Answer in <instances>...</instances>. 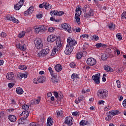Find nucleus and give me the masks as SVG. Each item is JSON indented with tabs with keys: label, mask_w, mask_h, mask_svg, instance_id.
<instances>
[{
	"label": "nucleus",
	"mask_w": 126,
	"mask_h": 126,
	"mask_svg": "<svg viewBox=\"0 0 126 126\" xmlns=\"http://www.w3.org/2000/svg\"><path fill=\"white\" fill-rule=\"evenodd\" d=\"M67 44L66 46L64 53L66 55L69 56L72 53L74 49L73 47L77 44V42L75 40L72 39L71 37H68L67 39Z\"/></svg>",
	"instance_id": "nucleus-1"
},
{
	"label": "nucleus",
	"mask_w": 126,
	"mask_h": 126,
	"mask_svg": "<svg viewBox=\"0 0 126 126\" xmlns=\"http://www.w3.org/2000/svg\"><path fill=\"white\" fill-rule=\"evenodd\" d=\"M83 12H86L84 14L85 18H90L91 16L94 15V11L92 8H90L89 5H85L82 9Z\"/></svg>",
	"instance_id": "nucleus-2"
},
{
	"label": "nucleus",
	"mask_w": 126,
	"mask_h": 126,
	"mask_svg": "<svg viewBox=\"0 0 126 126\" xmlns=\"http://www.w3.org/2000/svg\"><path fill=\"white\" fill-rule=\"evenodd\" d=\"M97 96L99 99L105 100L109 95L108 91L105 89H100L97 92Z\"/></svg>",
	"instance_id": "nucleus-3"
},
{
	"label": "nucleus",
	"mask_w": 126,
	"mask_h": 126,
	"mask_svg": "<svg viewBox=\"0 0 126 126\" xmlns=\"http://www.w3.org/2000/svg\"><path fill=\"white\" fill-rule=\"evenodd\" d=\"M81 6H78L75 11V16L78 24H80V18L79 16L81 15Z\"/></svg>",
	"instance_id": "nucleus-4"
},
{
	"label": "nucleus",
	"mask_w": 126,
	"mask_h": 126,
	"mask_svg": "<svg viewBox=\"0 0 126 126\" xmlns=\"http://www.w3.org/2000/svg\"><path fill=\"white\" fill-rule=\"evenodd\" d=\"M50 53V49L49 47H46L44 49L41 50L39 53H38V57H46V55H48Z\"/></svg>",
	"instance_id": "nucleus-5"
},
{
	"label": "nucleus",
	"mask_w": 126,
	"mask_h": 126,
	"mask_svg": "<svg viewBox=\"0 0 126 126\" xmlns=\"http://www.w3.org/2000/svg\"><path fill=\"white\" fill-rule=\"evenodd\" d=\"M35 47L37 50H40L43 48V42L41 39H37L34 42Z\"/></svg>",
	"instance_id": "nucleus-6"
},
{
	"label": "nucleus",
	"mask_w": 126,
	"mask_h": 126,
	"mask_svg": "<svg viewBox=\"0 0 126 126\" xmlns=\"http://www.w3.org/2000/svg\"><path fill=\"white\" fill-rule=\"evenodd\" d=\"M64 124L68 126H71L72 125H73V118L71 117H66L65 118Z\"/></svg>",
	"instance_id": "nucleus-7"
},
{
	"label": "nucleus",
	"mask_w": 126,
	"mask_h": 126,
	"mask_svg": "<svg viewBox=\"0 0 126 126\" xmlns=\"http://www.w3.org/2000/svg\"><path fill=\"white\" fill-rule=\"evenodd\" d=\"M87 63L88 65H91V66L95 65L97 63V61L96 60L93 58H90L87 60Z\"/></svg>",
	"instance_id": "nucleus-8"
},
{
	"label": "nucleus",
	"mask_w": 126,
	"mask_h": 126,
	"mask_svg": "<svg viewBox=\"0 0 126 126\" xmlns=\"http://www.w3.org/2000/svg\"><path fill=\"white\" fill-rule=\"evenodd\" d=\"M100 73H98L92 76V79L96 84H100Z\"/></svg>",
	"instance_id": "nucleus-9"
},
{
	"label": "nucleus",
	"mask_w": 126,
	"mask_h": 126,
	"mask_svg": "<svg viewBox=\"0 0 126 126\" xmlns=\"http://www.w3.org/2000/svg\"><path fill=\"white\" fill-rule=\"evenodd\" d=\"M61 26L62 28L64 29V30H65V31H67L69 33H70V32L71 31V27H70V25H68L66 23H64L63 24H62Z\"/></svg>",
	"instance_id": "nucleus-10"
},
{
	"label": "nucleus",
	"mask_w": 126,
	"mask_h": 126,
	"mask_svg": "<svg viewBox=\"0 0 126 126\" xmlns=\"http://www.w3.org/2000/svg\"><path fill=\"white\" fill-rule=\"evenodd\" d=\"M20 116H23L21 118V121L26 120L27 118L29 116V112L28 111H23L22 113L20 114Z\"/></svg>",
	"instance_id": "nucleus-11"
},
{
	"label": "nucleus",
	"mask_w": 126,
	"mask_h": 126,
	"mask_svg": "<svg viewBox=\"0 0 126 126\" xmlns=\"http://www.w3.org/2000/svg\"><path fill=\"white\" fill-rule=\"evenodd\" d=\"M26 45H27V42H26L24 43V45H21L20 43H18L17 44V48L21 50V51H26Z\"/></svg>",
	"instance_id": "nucleus-12"
},
{
	"label": "nucleus",
	"mask_w": 126,
	"mask_h": 126,
	"mask_svg": "<svg viewBox=\"0 0 126 126\" xmlns=\"http://www.w3.org/2000/svg\"><path fill=\"white\" fill-rule=\"evenodd\" d=\"M6 19L9 20V21H12V22H14V23H19V21L12 16H8L6 17Z\"/></svg>",
	"instance_id": "nucleus-13"
},
{
	"label": "nucleus",
	"mask_w": 126,
	"mask_h": 126,
	"mask_svg": "<svg viewBox=\"0 0 126 126\" xmlns=\"http://www.w3.org/2000/svg\"><path fill=\"white\" fill-rule=\"evenodd\" d=\"M52 77L51 79V81L54 84H57L59 82V79L57 77H58V75L57 74H55V75H53L52 76Z\"/></svg>",
	"instance_id": "nucleus-14"
},
{
	"label": "nucleus",
	"mask_w": 126,
	"mask_h": 126,
	"mask_svg": "<svg viewBox=\"0 0 126 126\" xmlns=\"http://www.w3.org/2000/svg\"><path fill=\"white\" fill-rule=\"evenodd\" d=\"M6 78L8 80H13L14 79V74L13 72H9L6 75Z\"/></svg>",
	"instance_id": "nucleus-15"
},
{
	"label": "nucleus",
	"mask_w": 126,
	"mask_h": 126,
	"mask_svg": "<svg viewBox=\"0 0 126 126\" xmlns=\"http://www.w3.org/2000/svg\"><path fill=\"white\" fill-rule=\"evenodd\" d=\"M56 40V36L54 35H49L47 37V41L50 43H53Z\"/></svg>",
	"instance_id": "nucleus-16"
},
{
	"label": "nucleus",
	"mask_w": 126,
	"mask_h": 126,
	"mask_svg": "<svg viewBox=\"0 0 126 126\" xmlns=\"http://www.w3.org/2000/svg\"><path fill=\"white\" fill-rule=\"evenodd\" d=\"M104 70H106L107 72H113L114 69L111 67V66L108 65H105L104 66Z\"/></svg>",
	"instance_id": "nucleus-17"
},
{
	"label": "nucleus",
	"mask_w": 126,
	"mask_h": 126,
	"mask_svg": "<svg viewBox=\"0 0 126 126\" xmlns=\"http://www.w3.org/2000/svg\"><path fill=\"white\" fill-rule=\"evenodd\" d=\"M55 69L57 72H60L63 69V66L61 64H57L55 66Z\"/></svg>",
	"instance_id": "nucleus-18"
},
{
	"label": "nucleus",
	"mask_w": 126,
	"mask_h": 126,
	"mask_svg": "<svg viewBox=\"0 0 126 126\" xmlns=\"http://www.w3.org/2000/svg\"><path fill=\"white\" fill-rule=\"evenodd\" d=\"M85 99V97H84V96L81 95L78 98H77L75 100V103L76 104H79V103H80L81 101H82Z\"/></svg>",
	"instance_id": "nucleus-19"
},
{
	"label": "nucleus",
	"mask_w": 126,
	"mask_h": 126,
	"mask_svg": "<svg viewBox=\"0 0 126 126\" xmlns=\"http://www.w3.org/2000/svg\"><path fill=\"white\" fill-rule=\"evenodd\" d=\"M109 113L112 117H114V116H116V115H120V114H121L119 110H112L109 111Z\"/></svg>",
	"instance_id": "nucleus-20"
},
{
	"label": "nucleus",
	"mask_w": 126,
	"mask_h": 126,
	"mask_svg": "<svg viewBox=\"0 0 126 126\" xmlns=\"http://www.w3.org/2000/svg\"><path fill=\"white\" fill-rule=\"evenodd\" d=\"M54 124V121H53V119L51 117H49L47 119V126H53V124Z\"/></svg>",
	"instance_id": "nucleus-21"
},
{
	"label": "nucleus",
	"mask_w": 126,
	"mask_h": 126,
	"mask_svg": "<svg viewBox=\"0 0 126 126\" xmlns=\"http://www.w3.org/2000/svg\"><path fill=\"white\" fill-rule=\"evenodd\" d=\"M41 101V98H38L37 99H34L31 101L32 105H38L40 101Z\"/></svg>",
	"instance_id": "nucleus-22"
},
{
	"label": "nucleus",
	"mask_w": 126,
	"mask_h": 126,
	"mask_svg": "<svg viewBox=\"0 0 126 126\" xmlns=\"http://www.w3.org/2000/svg\"><path fill=\"white\" fill-rule=\"evenodd\" d=\"M46 81V77L44 76H39L37 78V81L38 83H43V82H45Z\"/></svg>",
	"instance_id": "nucleus-23"
},
{
	"label": "nucleus",
	"mask_w": 126,
	"mask_h": 126,
	"mask_svg": "<svg viewBox=\"0 0 126 126\" xmlns=\"http://www.w3.org/2000/svg\"><path fill=\"white\" fill-rule=\"evenodd\" d=\"M16 92L17 94H18L19 95H22L24 92L22 88L19 87L16 88Z\"/></svg>",
	"instance_id": "nucleus-24"
},
{
	"label": "nucleus",
	"mask_w": 126,
	"mask_h": 126,
	"mask_svg": "<svg viewBox=\"0 0 126 126\" xmlns=\"http://www.w3.org/2000/svg\"><path fill=\"white\" fill-rule=\"evenodd\" d=\"M8 119L10 122L14 123L16 121V117L14 115H10L8 116Z\"/></svg>",
	"instance_id": "nucleus-25"
},
{
	"label": "nucleus",
	"mask_w": 126,
	"mask_h": 126,
	"mask_svg": "<svg viewBox=\"0 0 126 126\" xmlns=\"http://www.w3.org/2000/svg\"><path fill=\"white\" fill-rule=\"evenodd\" d=\"M44 8L47 10H50V9H52V5L47 2H45Z\"/></svg>",
	"instance_id": "nucleus-26"
},
{
	"label": "nucleus",
	"mask_w": 126,
	"mask_h": 126,
	"mask_svg": "<svg viewBox=\"0 0 126 126\" xmlns=\"http://www.w3.org/2000/svg\"><path fill=\"white\" fill-rule=\"evenodd\" d=\"M56 45H57V47H58L59 48L62 47V46H63V44H62V40H61V38H57V41H56Z\"/></svg>",
	"instance_id": "nucleus-27"
},
{
	"label": "nucleus",
	"mask_w": 126,
	"mask_h": 126,
	"mask_svg": "<svg viewBox=\"0 0 126 126\" xmlns=\"http://www.w3.org/2000/svg\"><path fill=\"white\" fill-rule=\"evenodd\" d=\"M33 29H34V32L35 34H39L40 32H41V28L40 27L37 28L36 26H34Z\"/></svg>",
	"instance_id": "nucleus-28"
},
{
	"label": "nucleus",
	"mask_w": 126,
	"mask_h": 126,
	"mask_svg": "<svg viewBox=\"0 0 126 126\" xmlns=\"http://www.w3.org/2000/svg\"><path fill=\"white\" fill-rule=\"evenodd\" d=\"M96 48H101V47H103V48H106L107 45L102 43H97L95 44Z\"/></svg>",
	"instance_id": "nucleus-29"
},
{
	"label": "nucleus",
	"mask_w": 126,
	"mask_h": 126,
	"mask_svg": "<svg viewBox=\"0 0 126 126\" xmlns=\"http://www.w3.org/2000/svg\"><path fill=\"white\" fill-rule=\"evenodd\" d=\"M22 6L20 4V3H18L16 5L14 6V8L16 10H19Z\"/></svg>",
	"instance_id": "nucleus-30"
},
{
	"label": "nucleus",
	"mask_w": 126,
	"mask_h": 126,
	"mask_svg": "<svg viewBox=\"0 0 126 126\" xmlns=\"http://www.w3.org/2000/svg\"><path fill=\"white\" fill-rule=\"evenodd\" d=\"M54 14H56V15H57L58 16H62V15L64 14V12L63 11L58 12L56 11V13H54Z\"/></svg>",
	"instance_id": "nucleus-31"
},
{
	"label": "nucleus",
	"mask_w": 126,
	"mask_h": 126,
	"mask_svg": "<svg viewBox=\"0 0 126 126\" xmlns=\"http://www.w3.org/2000/svg\"><path fill=\"white\" fill-rule=\"evenodd\" d=\"M83 53L82 52H79L77 55H76V58L78 60H80L83 56Z\"/></svg>",
	"instance_id": "nucleus-32"
},
{
	"label": "nucleus",
	"mask_w": 126,
	"mask_h": 126,
	"mask_svg": "<svg viewBox=\"0 0 126 126\" xmlns=\"http://www.w3.org/2000/svg\"><path fill=\"white\" fill-rule=\"evenodd\" d=\"M19 68V69H21V70H26V69H27V66L24 65H20Z\"/></svg>",
	"instance_id": "nucleus-33"
},
{
	"label": "nucleus",
	"mask_w": 126,
	"mask_h": 126,
	"mask_svg": "<svg viewBox=\"0 0 126 126\" xmlns=\"http://www.w3.org/2000/svg\"><path fill=\"white\" fill-rule=\"evenodd\" d=\"M101 59L102 60V61H106V60L108 59V55L106 54H102L101 55Z\"/></svg>",
	"instance_id": "nucleus-34"
},
{
	"label": "nucleus",
	"mask_w": 126,
	"mask_h": 126,
	"mask_svg": "<svg viewBox=\"0 0 126 126\" xmlns=\"http://www.w3.org/2000/svg\"><path fill=\"white\" fill-rule=\"evenodd\" d=\"M71 78L72 79H76V78H79V77L77 74L73 73L71 75Z\"/></svg>",
	"instance_id": "nucleus-35"
},
{
	"label": "nucleus",
	"mask_w": 126,
	"mask_h": 126,
	"mask_svg": "<svg viewBox=\"0 0 126 126\" xmlns=\"http://www.w3.org/2000/svg\"><path fill=\"white\" fill-rule=\"evenodd\" d=\"M25 34L26 32L25 31L21 32L18 35L19 38H23V37L25 36Z\"/></svg>",
	"instance_id": "nucleus-36"
},
{
	"label": "nucleus",
	"mask_w": 126,
	"mask_h": 126,
	"mask_svg": "<svg viewBox=\"0 0 126 126\" xmlns=\"http://www.w3.org/2000/svg\"><path fill=\"white\" fill-rule=\"evenodd\" d=\"M22 109H23L24 111H28V110H29V106L26 104H24L22 106Z\"/></svg>",
	"instance_id": "nucleus-37"
},
{
	"label": "nucleus",
	"mask_w": 126,
	"mask_h": 126,
	"mask_svg": "<svg viewBox=\"0 0 126 126\" xmlns=\"http://www.w3.org/2000/svg\"><path fill=\"white\" fill-rule=\"evenodd\" d=\"M84 38H86L87 39H88V38H89V35L88 34H81L80 36V38L84 39Z\"/></svg>",
	"instance_id": "nucleus-38"
},
{
	"label": "nucleus",
	"mask_w": 126,
	"mask_h": 126,
	"mask_svg": "<svg viewBox=\"0 0 126 126\" xmlns=\"http://www.w3.org/2000/svg\"><path fill=\"white\" fill-rule=\"evenodd\" d=\"M121 19H122V20H125V19H126V11L123 12V13L122 14Z\"/></svg>",
	"instance_id": "nucleus-39"
},
{
	"label": "nucleus",
	"mask_w": 126,
	"mask_h": 126,
	"mask_svg": "<svg viewBox=\"0 0 126 126\" xmlns=\"http://www.w3.org/2000/svg\"><path fill=\"white\" fill-rule=\"evenodd\" d=\"M56 115H57V117H58L59 118H61V116H62V115H63V112H62V110L57 111L56 112Z\"/></svg>",
	"instance_id": "nucleus-40"
},
{
	"label": "nucleus",
	"mask_w": 126,
	"mask_h": 126,
	"mask_svg": "<svg viewBox=\"0 0 126 126\" xmlns=\"http://www.w3.org/2000/svg\"><path fill=\"white\" fill-rule=\"evenodd\" d=\"M48 70L51 75V76H53V75H55L56 74L54 73V71H53V69H52V67H49L48 68Z\"/></svg>",
	"instance_id": "nucleus-41"
},
{
	"label": "nucleus",
	"mask_w": 126,
	"mask_h": 126,
	"mask_svg": "<svg viewBox=\"0 0 126 126\" xmlns=\"http://www.w3.org/2000/svg\"><path fill=\"white\" fill-rule=\"evenodd\" d=\"M108 26L109 29H110V30H112V29H115V25H113V23L109 24Z\"/></svg>",
	"instance_id": "nucleus-42"
},
{
	"label": "nucleus",
	"mask_w": 126,
	"mask_h": 126,
	"mask_svg": "<svg viewBox=\"0 0 126 126\" xmlns=\"http://www.w3.org/2000/svg\"><path fill=\"white\" fill-rule=\"evenodd\" d=\"M92 40H94V41H98V40H99V36H98V35H94L92 36Z\"/></svg>",
	"instance_id": "nucleus-43"
},
{
	"label": "nucleus",
	"mask_w": 126,
	"mask_h": 126,
	"mask_svg": "<svg viewBox=\"0 0 126 126\" xmlns=\"http://www.w3.org/2000/svg\"><path fill=\"white\" fill-rule=\"evenodd\" d=\"M116 38L119 40V41H121L122 39H123V37L122 36V35H121V33H118L116 34Z\"/></svg>",
	"instance_id": "nucleus-44"
},
{
	"label": "nucleus",
	"mask_w": 126,
	"mask_h": 126,
	"mask_svg": "<svg viewBox=\"0 0 126 126\" xmlns=\"http://www.w3.org/2000/svg\"><path fill=\"white\" fill-rule=\"evenodd\" d=\"M54 31H55V28L50 27L48 29V32H49L50 33H53V32H54Z\"/></svg>",
	"instance_id": "nucleus-45"
},
{
	"label": "nucleus",
	"mask_w": 126,
	"mask_h": 126,
	"mask_svg": "<svg viewBox=\"0 0 126 126\" xmlns=\"http://www.w3.org/2000/svg\"><path fill=\"white\" fill-rule=\"evenodd\" d=\"M46 27V26H41V27H40L41 32H43V31H46V30H47Z\"/></svg>",
	"instance_id": "nucleus-46"
},
{
	"label": "nucleus",
	"mask_w": 126,
	"mask_h": 126,
	"mask_svg": "<svg viewBox=\"0 0 126 126\" xmlns=\"http://www.w3.org/2000/svg\"><path fill=\"white\" fill-rule=\"evenodd\" d=\"M14 85H15V84H14V83H11L8 84V87H9V88H12V87H13Z\"/></svg>",
	"instance_id": "nucleus-47"
},
{
	"label": "nucleus",
	"mask_w": 126,
	"mask_h": 126,
	"mask_svg": "<svg viewBox=\"0 0 126 126\" xmlns=\"http://www.w3.org/2000/svg\"><path fill=\"white\" fill-rule=\"evenodd\" d=\"M116 83L117 84V87L118 88H121V81L120 80H117L116 81Z\"/></svg>",
	"instance_id": "nucleus-48"
},
{
	"label": "nucleus",
	"mask_w": 126,
	"mask_h": 126,
	"mask_svg": "<svg viewBox=\"0 0 126 126\" xmlns=\"http://www.w3.org/2000/svg\"><path fill=\"white\" fill-rule=\"evenodd\" d=\"M17 77H18L19 79H22V73H18Z\"/></svg>",
	"instance_id": "nucleus-49"
},
{
	"label": "nucleus",
	"mask_w": 126,
	"mask_h": 126,
	"mask_svg": "<svg viewBox=\"0 0 126 126\" xmlns=\"http://www.w3.org/2000/svg\"><path fill=\"white\" fill-rule=\"evenodd\" d=\"M104 110L105 112H108V111L111 110V107L109 106H107L104 108Z\"/></svg>",
	"instance_id": "nucleus-50"
},
{
	"label": "nucleus",
	"mask_w": 126,
	"mask_h": 126,
	"mask_svg": "<svg viewBox=\"0 0 126 126\" xmlns=\"http://www.w3.org/2000/svg\"><path fill=\"white\" fill-rule=\"evenodd\" d=\"M80 126H85L86 125V122H85V120H82L80 122Z\"/></svg>",
	"instance_id": "nucleus-51"
},
{
	"label": "nucleus",
	"mask_w": 126,
	"mask_h": 126,
	"mask_svg": "<svg viewBox=\"0 0 126 126\" xmlns=\"http://www.w3.org/2000/svg\"><path fill=\"white\" fill-rule=\"evenodd\" d=\"M105 120L106 121H108L109 122V121H111V120H112V116H111V115H108L105 118Z\"/></svg>",
	"instance_id": "nucleus-52"
},
{
	"label": "nucleus",
	"mask_w": 126,
	"mask_h": 126,
	"mask_svg": "<svg viewBox=\"0 0 126 126\" xmlns=\"http://www.w3.org/2000/svg\"><path fill=\"white\" fill-rule=\"evenodd\" d=\"M31 14V12H30L29 10H28V9L27 10V11H25L24 13V15H25V16H26V15H28V14Z\"/></svg>",
	"instance_id": "nucleus-53"
},
{
	"label": "nucleus",
	"mask_w": 126,
	"mask_h": 126,
	"mask_svg": "<svg viewBox=\"0 0 126 126\" xmlns=\"http://www.w3.org/2000/svg\"><path fill=\"white\" fill-rule=\"evenodd\" d=\"M54 52L57 53V52H59V47L55 46L53 49Z\"/></svg>",
	"instance_id": "nucleus-54"
},
{
	"label": "nucleus",
	"mask_w": 126,
	"mask_h": 126,
	"mask_svg": "<svg viewBox=\"0 0 126 126\" xmlns=\"http://www.w3.org/2000/svg\"><path fill=\"white\" fill-rule=\"evenodd\" d=\"M50 20L51 21H55V22H59V20H56L55 19V18L51 17H50Z\"/></svg>",
	"instance_id": "nucleus-55"
},
{
	"label": "nucleus",
	"mask_w": 126,
	"mask_h": 126,
	"mask_svg": "<svg viewBox=\"0 0 126 126\" xmlns=\"http://www.w3.org/2000/svg\"><path fill=\"white\" fill-rule=\"evenodd\" d=\"M39 8H43V7H45V2H43V3L40 4L39 5Z\"/></svg>",
	"instance_id": "nucleus-56"
},
{
	"label": "nucleus",
	"mask_w": 126,
	"mask_h": 126,
	"mask_svg": "<svg viewBox=\"0 0 126 126\" xmlns=\"http://www.w3.org/2000/svg\"><path fill=\"white\" fill-rule=\"evenodd\" d=\"M33 6H31L28 10H29V11L31 12V13H32L33 11L34 10L33 9Z\"/></svg>",
	"instance_id": "nucleus-57"
},
{
	"label": "nucleus",
	"mask_w": 126,
	"mask_h": 126,
	"mask_svg": "<svg viewBox=\"0 0 126 126\" xmlns=\"http://www.w3.org/2000/svg\"><path fill=\"white\" fill-rule=\"evenodd\" d=\"M33 82L34 83V84H38L39 83V82H38V79L34 78L33 79Z\"/></svg>",
	"instance_id": "nucleus-58"
},
{
	"label": "nucleus",
	"mask_w": 126,
	"mask_h": 126,
	"mask_svg": "<svg viewBox=\"0 0 126 126\" xmlns=\"http://www.w3.org/2000/svg\"><path fill=\"white\" fill-rule=\"evenodd\" d=\"M0 36H1V37H3V38H4V37H6V33L5 32H1L0 34Z\"/></svg>",
	"instance_id": "nucleus-59"
},
{
	"label": "nucleus",
	"mask_w": 126,
	"mask_h": 126,
	"mask_svg": "<svg viewBox=\"0 0 126 126\" xmlns=\"http://www.w3.org/2000/svg\"><path fill=\"white\" fill-rule=\"evenodd\" d=\"M27 78V75L25 73H22V78Z\"/></svg>",
	"instance_id": "nucleus-60"
},
{
	"label": "nucleus",
	"mask_w": 126,
	"mask_h": 126,
	"mask_svg": "<svg viewBox=\"0 0 126 126\" xmlns=\"http://www.w3.org/2000/svg\"><path fill=\"white\" fill-rule=\"evenodd\" d=\"M123 106L124 108H126V99H125L123 102Z\"/></svg>",
	"instance_id": "nucleus-61"
},
{
	"label": "nucleus",
	"mask_w": 126,
	"mask_h": 126,
	"mask_svg": "<svg viewBox=\"0 0 126 126\" xmlns=\"http://www.w3.org/2000/svg\"><path fill=\"white\" fill-rule=\"evenodd\" d=\"M69 66L70 67H74L75 66V63H70Z\"/></svg>",
	"instance_id": "nucleus-62"
},
{
	"label": "nucleus",
	"mask_w": 126,
	"mask_h": 126,
	"mask_svg": "<svg viewBox=\"0 0 126 126\" xmlns=\"http://www.w3.org/2000/svg\"><path fill=\"white\" fill-rule=\"evenodd\" d=\"M36 17L37 18H42V17H43V16L42 15V14H38V15H36Z\"/></svg>",
	"instance_id": "nucleus-63"
},
{
	"label": "nucleus",
	"mask_w": 126,
	"mask_h": 126,
	"mask_svg": "<svg viewBox=\"0 0 126 126\" xmlns=\"http://www.w3.org/2000/svg\"><path fill=\"white\" fill-rule=\"evenodd\" d=\"M30 126H37V125H36V123L32 122L30 124Z\"/></svg>",
	"instance_id": "nucleus-64"
}]
</instances>
